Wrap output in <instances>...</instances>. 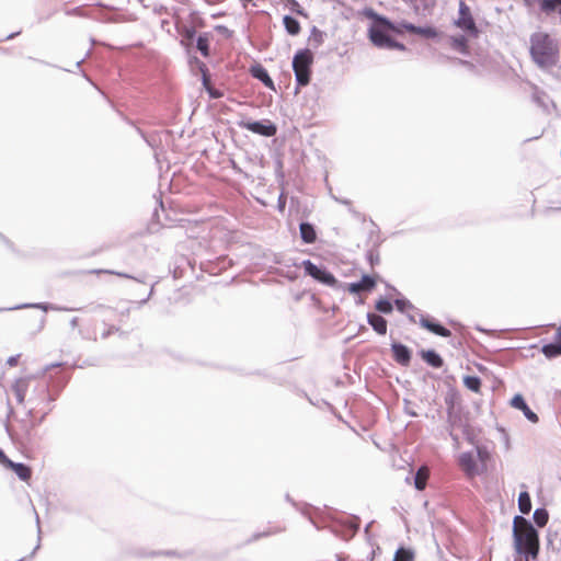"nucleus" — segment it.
<instances>
[{"label":"nucleus","instance_id":"nucleus-2","mask_svg":"<svg viewBox=\"0 0 561 561\" xmlns=\"http://www.w3.org/2000/svg\"><path fill=\"white\" fill-rule=\"evenodd\" d=\"M530 55L539 67L549 68L559 60V46L547 33L538 32L530 37Z\"/></svg>","mask_w":561,"mask_h":561},{"label":"nucleus","instance_id":"nucleus-34","mask_svg":"<svg viewBox=\"0 0 561 561\" xmlns=\"http://www.w3.org/2000/svg\"><path fill=\"white\" fill-rule=\"evenodd\" d=\"M293 4H294V7H296L295 11L298 14L305 15L304 11L300 9V4L297 1L293 0Z\"/></svg>","mask_w":561,"mask_h":561},{"label":"nucleus","instance_id":"nucleus-7","mask_svg":"<svg viewBox=\"0 0 561 561\" xmlns=\"http://www.w3.org/2000/svg\"><path fill=\"white\" fill-rule=\"evenodd\" d=\"M302 265H304L306 273L308 275H310L311 277H313L314 279H317L325 285H329V286L335 285V283H336L335 277L331 273L327 272L325 270L318 267L310 260L304 261Z\"/></svg>","mask_w":561,"mask_h":561},{"label":"nucleus","instance_id":"nucleus-1","mask_svg":"<svg viewBox=\"0 0 561 561\" xmlns=\"http://www.w3.org/2000/svg\"><path fill=\"white\" fill-rule=\"evenodd\" d=\"M514 548L517 553L529 558L537 559L539 553L538 533L534 526L524 517L516 516L513 527Z\"/></svg>","mask_w":561,"mask_h":561},{"label":"nucleus","instance_id":"nucleus-26","mask_svg":"<svg viewBox=\"0 0 561 561\" xmlns=\"http://www.w3.org/2000/svg\"><path fill=\"white\" fill-rule=\"evenodd\" d=\"M414 554L411 550L400 548L394 554L393 561H413Z\"/></svg>","mask_w":561,"mask_h":561},{"label":"nucleus","instance_id":"nucleus-10","mask_svg":"<svg viewBox=\"0 0 561 561\" xmlns=\"http://www.w3.org/2000/svg\"><path fill=\"white\" fill-rule=\"evenodd\" d=\"M458 463L461 470L468 477H474L479 473L478 463L472 453L467 451L459 455Z\"/></svg>","mask_w":561,"mask_h":561},{"label":"nucleus","instance_id":"nucleus-20","mask_svg":"<svg viewBox=\"0 0 561 561\" xmlns=\"http://www.w3.org/2000/svg\"><path fill=\"white\" fill-rule=\"evenodd\" d=\"M423 359L431 366L439 368L443 365L442 357L435 351H425L422 353Z\"/></svg>","mask_w":561,"mask_h":561},{"label":"nucleus","instance_id":"nucleus-5","mask_svg":"<svg viewBox=\"0 0 561 561\" xmlns=\"http://www.w3.org/2000/svg\"><path fill=\"white\" fill-rule=\"evenodd\" d=\"M374 21L375 24L369 28V38L376 46L380 48L404 49V45L394 42L386 34L385 30H389L387 26L380 24L377 20Z\"/></svg>","mask_w":561,"mask_h":561},{"label":"nucleus","instance_id":"nucleus-27","mask_svg":"<svg viewBox=\"0 0 561 561\" xmlns=\"http://www.w3.org/2000/svg\"><path fill=\"white\" fill-rule=\"evenodd\" d=\"M324 34L323 32L319 31L318 28L313 27L311 31V35L309 38V42L314 46L318 47L323 43Z\"/></svg>","mask_w":561,"mask_h":561},{"label":"nucleus","instance_id":"nucleus-24","mask_svg":"<svg viewBox=\"0 0 561 561\" xmlns=\"http://www.w3.org/2000/svg\"><path fill=\"white\" fill-rule=\"evenodd\" d=\"M541 352L547 358H554V357L561 355V344H559V343L546 344L542 346Z\"/></svg>","mask_w":561,"mask_h":561},{"label":"nucleus","instance_id":"nucleus-3","mask_svg":"<svg viewBox=\"0 0 561 561\" xmlns=\"http://www.w3.org/2000/svg\"><path fill=\"white\" fill-rule=\"evenodd\" d=\"M365 15L371 20H377L380 24L387 26L388 28H390V31H393L398 34H401L403 31H407L409 33H414L425 38H434L437 36V31L432 26H415L408 22H400L398 24H393L385 16L377 14L371 9L365 10Z\"/></svg>","mask_w":561,"mask_h":561},{"label":"nucleus","instance_id":"nucleus-25","mask_svg":"<svg viewBox=\"0 0 561 561\" xmlns=\"http://www.w3.org/2000/svg\"><path fill=\"white\" fill-rule=\"evenodd\" d=\"M548 512L543 508H537L534 513L535 523L539 527H543L548 523Z\"/></svg>","mask_w":561,"mask_h":561},{"label":"nucleus","instance_id":"nucleus-16","mask_svg":"<svg viewBox=\"0 0 561 561\" xmlns=\"http://www.w3.org/2000/svg\"><path fill=\"white\" fill-rule=\"evenodd\" d=\"M368 323L373 327V329L379 334H386L387 332V321L378 314L368 313L367 316Z\"/></svg>","mask_w":561,"mask_h":561},{"label":"nucleus","instance_id":"nucleus-32","mask_svg":"<svg viewBox=\"0 0 561 561\" xmlns=\"http://www.w3.org/2000/svg\"><path fill=\"white\" fill-rule=\"evenodd\" d=\"M396 304V307L398 308V310L400 311H405L408 308H412V305L408 301V300H404V299H397L394 301Z\"/></svg>","mask_w":561,"mask_h":561},{"label":"nucleus","instance_id":"nucleus-28","mask_svg":"<svg viewBox=\"0 0 561 561\" xmlns=\"http://www.w3.org/2000/svg\"><path fill=\"white\" fill-rule=\"evenodd\" d=\"M196 46L203 56L207 57L209 55V43L206 36H199L197 38Z\"/></svg>","mask_w":561,"mask_h":561},{"label":"nucleus","instance_id":"nucleus-36","mask_svg":"<svg viewBox=\"0 0 561 561\" xmlns=\"http://www.w3.org/2000/svg\"><path fill=\"white\" fill-rule=\"evenodd\" d=\"M209 93H210V96H213V98H220L221 96V94L218 93L217 91L209 90Z\"/></svg>","mask_w":561,"mask_h":561},{"label":"nucleus","instance_id":"nucleus-13","mask_svg":"<svg viewBox=\"0 0 561 561\" xmlns=\"http://www.w3.org/2000/svg\"><path fill=\"white\" fill-rule=\"evenodd\" d=\"M375 285L376 282L373 277L364 275L359 282L348 284L347 290L352 294H357L360 291L371 290L375 287Z\"/></svg>","mask_w":561,"mask_h":561},{"label":"nucleus","instance_id":"nucleus-19","mask_svg":"<svg viewBox=\"0 0 561 561\" xmlns=\"http://www.w3.org/2000/svg\"><path fill=\"white\" fill-rule=\"evenodd\" d=\"M427 479H428V469L426 467H421L414 477L415 488L420 491L424 490L426 486Z\"/></svg>","mask_w":561,"mask_h":561},{"label":"nucleus","instance_id":"nucleus-23","mask_svg":"<svg viewBox=\"0 0 561 561\" xmlns=\"http://www.w3.org/2000/svg\"><path fill=\"white\" fill-rule=\"evenodd\" d=\"M255 78L261 80L266 87L274 88L273 80L268 76L267 71L263 67H256L252 70Z\"/></svg>","mask_w":561,"mask_h":561},{"label":"nucleus","instance_id":"nucleus-11","mask_svg":"<svg viewBox=\"0 0 561 561\" xmlns=\"http://www.w3.org/2000/svg\"><path fill=\"white\" fill-rule=\"evenodd\" d=\"M30 377H21L14 380L12 383V391L16 398L19 404H23L25 401V396L30 387Z\"/></svg>","mask_w":561,"mask_h":561},{"label":"nucleus","instance_id":"nucleus-29","mask_svg":"<svg viewBox=\"0 0 561 561\" xmlns=\"http://www.w3.org/2000/svg\"><path fill=\"white\" fill-rule=\"evenodd\" d=\"M465 385L467 386L468 389L477 392L480 389L481 382L479 378L468 376L465 378Z\"/></svg>","mask_w":561,"mask_h":561},{"label":"nucleus","instance_id":"nucleus-22","mask_svg":"<svg viewBox=\"0 0 561 561\" xmlns=\"http://www.w3.org/2000/svg\"><path fill=\"white\" fill-rule=\"evenodd\" d=\"M518 507L523 514H528L531 510V500L528 492L524 491L518 496Z\"/></svg>","mask_w":561,"mask_h":561},{"label":"nucleus","instance_id":"nucleus-39","mask_svg":"<svg viewBox=\"0 0 561 561\" xmlns=\"http://www.w3.org/2000/svg\"><path fill=\"white\" fill-rule=\"evenodd\" d=\"M453 439L455 440L456 444H458V437L457 436H454Z\"/></svg>","mask_w":561,"mask_h":561},{"label":"nucleus","instance_id":"nucleus-38","mask_svg":"<svg viewBox=\"0 0 561 561\" xmlns=\"http://www.w3.org/2000/svg\"><path fill=\"white\" fill-rule=\"evenodd\" d=\"M448 415H449L450 426H451V427H454V423H453V421H451V412H450V411L448 412Z\"/></svg>","mask_w":561,"mask_h":561},{"label":"nucleus","instance_id":"nucleus-14","mask_svg":"<svg viewBox=\"0 0 561 561\" xmlns=\"http://www.w3.org/2000/svg\"><path fill=\"white\" fill-rule=\"evenodd\" d=\"M391 350L393 353V358L401 365H409L411 360V352L409 348L402 344L393 343L391 345Z\"/></svg>","mask_w":561,"mask_h":561},{"label":"nucleus","instance_id":"nucleus-37","mask_svg":"<svg viewBox=\"0 0 561 561\" xmlns=\"http://www.w3.org/2000/svg\"><path fill=\"white\" fill-rule=\"evenodd\" d=\"M478 456L481 460L483 459V451L480 448H478Z\"/></svg>","mask_w":561,"mask_h":561},{"label":"nucleus","instance_id":"nucleus-33","mask_svg":"<svg viewBox=\"0 0 561 561\" xmlns=\"http://www.w3.org/2000/svg\"><path fill=\"white\" fill-rule=\"evenodd\" d=\"M20 355L11 356L8 358L7 364L10 367H15L19 364Z\"/></svg>","mask_w":561,"mask_h":561},{"label":"nucleus","instance_id":"nucleus-15","mask_svg":"<svg viewBox=\"0 0 561 561\" xmlns=\"http://www.w3.org/2000/svg\"><path fill=\"white\" fill-rule=\"evenodd\" d=\"M420 324L423 328L427 329L428 331H431L437 335L444 336V337L450 336V334H451V332L448 329L442 327L440 324L434 323L433 321H431L428 318H426L424 316H421Z\"/></svg>","mask_w":561,"mask_h":561},{"label":"nucleus","instance_id":"nucleus-6","mask_svg":"<svg viewBox=\"0 0 561 561\" xmlns=\"http://www.w3.org/2000/svg\"><path fill=\"white\" fill-rule=\"evenodd\" d=\"M0 463L4 468L12 470L24 482H28L32 478V469L24 463L13 462L5 456V454L1 449Z\"/></svg>","mask_w":561,"mask_h":561},{"label":"nucleus","instance_id":"nucleus-9","mask_svg":"<svg viewBox=\"0 0 561 561\" xmlns=\"http://www.w3.org/2000/svg\"><path fill=\"white\" fill-rule=\"evenodd\" d=\"M455 23L463 31L477 33L476 23L471 16L470 9L463 1L459 3V16Z\"/></svg>","mask_w":561,"mask_h":561},{"label":"nucleus","instance_id":"nucleus-21","mask_svg":"<svg viewBox=\"0 0 561 561\" xmlns=\"http://www.w3.org/2000/svg\"><path fill=\"white\" fill-rule=\"evenodd\" d=\"M284 26L288 34L290 35H297L300 32V24L299 22L294 19L293 16L285 15L283 19Z\"/></svg>","mask_w":561,"mask_h":561},{"label":"nucleus","instance_id":"nucleus-8","mask_svg":"<svg viewBox=\"0 0 561 561\" xmlns=\"http://www.w3.org/2000/svg\"><path fill=\"white\" fill-rule=\"evenodd\" d=\"M239 126L250 130L254 134H259L265 137H272L276 134V126L272 124L270 121L263 122H240Z\"/></svg>","mask_w":561,"mask_h":561},{"label":"nucleus","instance_id":"nucleus-35","mask_svg":"<svg viewBox=\"0 0 561 561\" xmlns=\"http://www.w3.org/2000/svg\"><path fill=\"white\" fill-rule=\"evenodd\" d=\"M556 340L561 344V327L557 330Z\"/></svg>","mask_w":561,"mask_h":561},{"label":"nucleus","instance_id":"nucleus-30","mask_svg":"<svg viewBox=\"0 0 561 561\" xmlns=\"http://www.w3.org/2000/svg\"><path fill=\"white\" fill-rule=\"evenodd\" d=\"M453 47L461 53H463L467 48V39L465 36L454 37L453 38Z\"/></svg>","mask_w":561,"mask_h":561},{"label":"nucleus","instance_id":"nucleus-17","mask_svg":"<svg viewBox=\"0 0 561 561\" xmlns=\"http://www.w3.org/2000/svg\"><path fill=\"white\" fill-rule=\"evenodd\" d=\"M300 237L305 243H313L317 239V233L312 225L308 222H301L300 227Z\"/></svg>","mask_w":561,"mask_h":561},{"label":"nucleus","instance_id":"nucleus-31","mask_svg":"<svg viewBox=\"0 0 561 561\" xmlns=\"http://www.w3.org/2000/svg\"><path fill=\"white\" fill-rule=\"evenodd\" d=\"M376 309L382 313H389L392 311V305L389 300L381 299L376 304Z\"/></svg>","mask_w":561,"mask_h":561},{"label":"nucleus","instance_id":"nucleus-18","mask_svg":"<svg viewBox=\"0 0 561 561\" xmlns=\"http://www.w3.org/2000/svg\"><path fill=\"white\" fill-rule=\"evenodd\" d=\"M540 10L547 14H550L558 10L561 12V0H537Z\"/></svg>","mask_w":561,"mask_h":561},{"label":"nucleus","instance_id":"nucleus-4","mask_svg":"<svg viewBox=\"0 0 561 561\" xmlns=\"http://www.w3.org/2000/svg\"><path fill=\"white\" fill-rule=\"evenodd\" d=\"M313 62V54L310 49L298 50L293 59V69L299 85H307L310 81V67Z\"/></svg>","mask_w":561,"mask_h":561},{"label":"nucleus","instance_id":"nucleus-12","mask_svg":"<svg viewBox=\"0 0 561 561\" xmlns=\"http://www.w3.org/2000/svg\"><path fill=\"white\" fill-rule=\"evenodd\" d=\"M511 404L515 409L520 410L524 413L525 417L531 423L538 422L537 414L529 409L522 394H515L511 401Z\"/></svg>","mask_w":561,"mask_h":561}]
</instances>
